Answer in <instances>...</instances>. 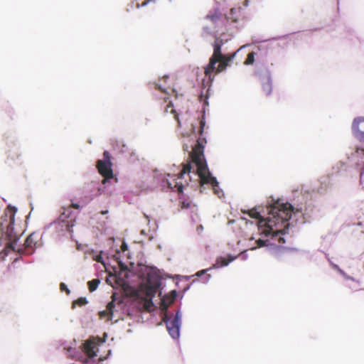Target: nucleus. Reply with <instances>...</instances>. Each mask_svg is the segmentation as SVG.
<instances>
[{"label":"nucleus","instance_id":"obj_1","mask_svg":"<svg viewBox=\"0 0 364 364\" xmlns=\"http://www.w3.org/2000/svg\"><path fill=\"white\" fill-rule=\"evenodd\" d=\"M269 215L266 219L262 218L260 213L255 208L248 210V215L255 219H258V230L261 235L264 236L272 235L273 240H277L279 244L285 242L282 235L287 233L289 230V220L293 211L292 206L289 203H274L268 208Z\"/></svg>","mask_w":364,"mask_h":364},{"label":"nucleus","instance_id":"obj_2","mask_svg":"<svg viewBox=\"0 0 364 364\" xmlns=\"http://www.w3.org/2000/svg\"><path fill=\"white\" fill-rule=\"evenodd\" d=\"M15 214L11 213L9 217L7 215L1 217L0 223V254H4L2 258L7 256L10 252L22 251L19 247H17V242L21 233L15 232L14 228Z\"/></svg>","mask_w":364,"mask_h":364},{"label":"nucleus","instance_id":"obj_3","mask_svg":"<svg viewBox=\"0 0 364 364\" xmlns=\"http://www.w3.org/2000/svg\"><path fill=\"white\" fill-rule=\"evenodd\" d=\"M206 143L205 139L199 137L196 144L193 147L190 154L192 162L197 166V173L200 177L201 184H210L213 189L218 187V182L210 173L204 158V144Z\"/></svg>","mask_w":364,"mask_h":364},{"label":"nucleus","instance_id":"obj_4","mask_svg":"<svg viewBox=\"0 0 364 364\" xmlns=\"http://www.w3.org/2000/svg\"><path fill=\"white\" fill-rule=\"evenodd\" d=\"M225 41L220 38H216L213 43V53L209 59V63L204 68V73L206 77L211 78L213 73H220L228 67L229 62L234 58L232 55H224L221 52V48Z\"/></svg>","mask_w":364,"mask_h":364},{"label":"nucleus","instance_id":"obj_5","mask_svg":"<svg viewBox=\"0 0 364 364\" xmlns=\"http://www.w3.org/2000/svg\"><path fill=\"white\" fill-rule=\"evenodd\" d=\"M192 166L190 162L183 165V169L178 175H170L168 174L169 178L166 179L168 187L172 191H176L178 193L183 192V185L181 182L183 176L185 173H191Z\"/></svg>","mask_w":364,"mask_h":364},{"label":"nucleus","instance_id":"obj_6","mask_svg":"<svg viewBox=\"0 0 364 364\" xmlns=\"http://www.w3.org/2000/svg\"><path fill=\"white\" fill-rule=\"evenodd\" d=\"M181 318V315L179 311L176 312L174 318L170 321L166 312L164 314L163 317V321L166 324V328L168 333L174 339L178 338L180 336Z\"/></svg>","mask_w":364,"mask_h":364},{"label":"nucleus","instance_id":"obj_7","mask_svg":"<svg viewBox=\"0 0 364 364\" xmlns=\"http://www.w3.org/2000/svg\"><path fill=\"white\" fill-rule=\"evenodd\" d=\"M41 237L36 232L30 234L24 243L23 253L26 255H31L34 248L42 246V242H40Z\"/></svg>","mask_w":364,"mask_h":364},{"label":"nucleus","instance_id":"obj_8","mask_svg":"<svg viewBox=\"0 0 364 364\" xmlns=\"http://www.w3.org/2000/svg\"><path fill=\"white\" fill-rule=\"evenodd\" d=\"M352 132L354 136L360 144H364V117L354 119L352 124Z\"/></svg>","mask_w":364,"mask_h":364},{"label":"nucleus","instance_id":"obj_9","mask_svg":"<svg viewBox=\"0 0 364 364\" xmlns=\"http://www.w3.org/2000/svg\"><path fill=\"white\" fill-rule=\"evenodd\" d=\"M111 167V162L102 161V160H98L97 161V170L99 173L105 178L103 183L105 182L106 179L113 178V172Z\"/></svg>","mask_w":364,"mask_h":364},{"label":"nucleus","instance_id":"obj_10","mask_svg":"<svg viewBox=\"0 0 364 364\" xmlns=\"http://www.w3.org/2000/svg\"><path fill=\"white\" fill-rule=\"evenodd\" d=\"M115 296L116 294L114 293L112 296V301H109L106 306V309L100 311L99 316L100 318H107V321H111L113 317L114 310L115 309Z\"/></svg>","mask_w":364,"mask_h":364},{"label":"nucleus","instance_id":"obj_11","mask_svg":"<svg viewBox=\"0 0 364 364\" xmlns=\"http://www.w3.org/2000/svg\"><path fill=\"white\" fill-rule=\"evenodd\" d=\"M351 159L355 161L358 166H364V144H360L351 154Z\"/></svg>","mask_w":364,"mask_h":364},{"label":"nucleus","instance_id":"obj_12","mask_svg":"<svg viewBox=\"0 0 364 364\" xmlns=\"http://www.w3.org/2000/svg\"><path fill=\"white\" fill-rule=\"evenodd\" d=\"M97 343L95 339L87 340L83 345V350L90 358H94L97 355Z\"/></svg>","mask_w":364,"mask_h":364},{"label":"nucleus","instance_id":"obj_13","mask_svg":"<svg viewBox=\"0 0 364 364\" xmlns=\"http://www.w3.org/2000/svg\"><path fill=\"white\" fill-rule=\"evenodd\" d=\"M262 90L266 96H269L272 93V85L270 75L267 72V75L262 79Z\"/></svg>","mask_w":364,"mask_h":364},{"label":"nucleus","instance_id":"obj_14","mask_svg":"<svg viewBox=\"0 0 364 364\" xmlns=\"http://www.w3.org/2000/svg\"><path fill=\"white\" fill-rule=\"evenodd\" d=\"M176 297V291H172L170 295H166L161 300V309L166 311L168 306L173 303Z\"/></svg>","mask_w":364,"mask_h":364},{"label":"nucleus","instance_id":"obj_15","mask_svg":"<svg viewBox=\"0 0 364 364\" xmlns=\"http://www.w3.org/2000/svg\"><path fill=\"white\" fill-rule=\"evenodd\" d=\"M158 288H159V284H149V282H148L144 286V293L145 294V297L153 298L155 296L156 293L157 292Z\"/></svg>","mask_w":364,"mask_h":364},{"label":"nucleus","instance_id":"obj_16","mask_svg":"<svg viewBox=\"0 0 364 364\" xmlns=\"http://www.w3.org/2000/svg\"><path fill=\"white\" fill-rule=\"evenodd\" d=\"M63 212L61 213L59 220L62 223H65L66 229L68 230V228L70 227V224H69V221H68L67 219L69 218L70 215L72 213V211H71L70 207H68V208H63Z\"/></svg>","mask_w":364,"mask_h":364},{"label":"nucleus","instance_id":"obj_17","mask_svg":"<svg viewBox=\"0 0 364 364\" xmlns=\"http://www.w3.org/2000/svg\"><path fill=\"white\" fill-rule=\"evenodd\" d=\"M235 257L229 256L228 258L225 257H220L219 259H218V267H224L227 266L230 262L233 261Z\"/></svg>","mask_w":364,"mask_h":364},{"label":"nucleus","instance_id":"obj_18","mask_svg":"<svg viewBox=\"0 0 364 364\" xmlns=\"http://www.w3.org/2000/svg\"><path fill=\"white\" fill-rule=\"evenodd\" d=\"M100 283V279H94L90 282H88L87 285L90 291L92 292L97 288L99 284Z\"/></svg>","mask_w":364,"mask_h":364},{"label":"nucleus","instance_id":"obj_19","mask_svg":"<svg viewBox=\"0 0 364 364\" xmlns=\"http://www.w3.org/2000/svg\"><path fill=\"white\" fill-rule=\"evenodd\" d=\"M153 307H154V303L152 301V298H146V297H145L144 298V308L146 310H147L149 311H151L153 309Z\"/></svg>","mask_w":364,"mask_h":364},{"label":"nucleus","instance_id":"obj_20","mask_svg":"<svg viewBox=\"0 0 364 364\" xmlns=\"http://www.w3.org/2000/svg\"><path fill=\"white\" fill-rule=\"evenodd\" d=\"M87 303V301L86 298H85V297L78 298L77 300H75L73 302V308H74V306L75 305L82 306L86 304Z\"/></svg>","mask_w":364,"mask_h":364},{"label":"nucleus","instance_id":"obj_21","mask_svg":"<svg viewBox=\"0 0 364 364\" xmlns=\"http://www.w3.org/2000/svg\"><path fill=\"white\" fill-rule=\"evenodd\" d=\"M255 52H250L248 53L247 57L245 61V64L250 65L255 62Z\"/></svg>","mask_w":364,"mask_h":364},{"label":"nucleus","instance_id":"obj_22","mask_svg":"<svg viewBox=\"0 0 364 364\" xmlns=\"http://www.w3.org/2000/svg\"><path fill=\"white\" fill-rule=\"evenodd\" d=\"M256 242H257V247H262L268 245L269 240H262V239H258V240H256Z\"/></svg>","mask_w":364,"mask_h":364},{"label":"nucleus","instance_id":"obj_23","mask_svg":"<svg viewBox=\"0 0 364 364\" xmlns=\"http://www.w3.org/2000/svg\"><path fill=\"white\" fill-rule=\"evenodd\" d=\"M102 161H106V162H111L110 161V154L109 153V151H105L104 153H103V159L102 160Z\"/></svg>","mask_w":364,"mask_h":364},{"label":"nucleus","instance_id":"obj_24","mask_svg":"<svg viewBox=\"0 0 364 364\" xmlns=\"http://www.w3.org/2000/svg\"><path fill=\"white\" fill-rule=\"evenodd\" d=\"M60 289L61 291H65V292L67 293V294H70V290L67 287L66 284H64V283H61L60 284Z\"/></svg>","mask_w":364,"mask_h":364},{"label":"nucleus","instance_id":"obj_25","mask_svg":"<svg viewBox=\"0 0 364 364\" xmlns=\"http://www.w3.org/2000/svg\"><path fill=\"white\" fill-rule=\"evenodd\" d=\"M205 122L204 120L201 119L200 122V129H199V134L201 136L203 134V128L205 127Z\"/></svg>","mask_w":364,"mask_h":364},{"label":"nucleus","instance_id":"obj_26","mask_svg":"<svg viewBox=\"0 0 364 364\" xmlns=\"http://www.w3.org/2000/svg\"><path fill=\"white\" fill-rule=\"evenodd\" d=\"M360 183L364 182V166H362L360 173Z\"/></svg>","mask_w":364,"mask_h":364},{"label":"nucleus","instance_id":"obj_27","mask_svg":"<svg viewBox=\"0 0 364 364\" xmlns=\"http://www.w3.org/2000/svg\"><path fill=\"white\" fill-rule=\"evenodd\" d=\"M208 270V269H203V270L198 271L196 274V275L198 276V277H201L202 275L205 274Z\"/></svg>","mask_w":364,"mask_h":364},{"label":"nucleus","instance_id":"obj_28","mask_svg":"<svg viewBox=\"0 0 364 364\" xmlns=\"http://www.w3.org/2000/svg\"><path fill=\"white\" fill-rule=\"evenodd\" d=\"M154 88L156 90H161L163 92H166V90L162 89L161 87L159 84L154 83Z\"/></svg>","mask_w":364,"mask_h":364},{"label":"nucleus","instance_id":"obj_29","mask_svg":"<svg viewBox=\"0 0 364 364\" xmlns=\"http://www.w3.org/2000/svg\"><path fill=\"white\" fill-rule=\"evenodd\" d=\"M69 207L70 208L72 207L73 208L78 209L80 208V205L76 203H72Z\"/></svg>","mask_w":364,"mask_h":364},{"label":"nucleus","instance_id":"obj_30","mask_svg":"<svg viewBox=\"0 0 364 364\" xmlns=\"http://www.w3.org/2000/svg\"><path fill=\"white\" fill-rule=\"evenodd\" d=\"M169 100V97L168 96H164V102H167Z\"/></svg>","mask_w":364,"mask_h":364},{"label":"nucleus","instance_id":"obj_31","mask_svg":"<svg viewBox=\"0 0 364 364\" xmlns=\"http://www.w3.org/2000/svg\"><path fill=\"white\" fill-rule=\"evenodd\" d=\"M100 213H101L102 215L107 214V213H108V210H102V211L100 212Z\"/></svg>","mask_w":364,"mask_h":364},{"label":"nucleus","instance_id":"obj_32","mask_svg":"<svg viewBox=\"0 0 364 364\" xmlns=\"http://www.w3.org/2000/svg\"><path fill=\"white\" fill-rule=\"evenodd\" d=\"M122 250H123V251H124V250L127 249V245H126V244H124H124H122Z\"/></svg>","mask_w":364,"mask_h":364},{"label":"nucleus","instance_id":"obj_33","mask_svg":"<svg viewBox=\"0 0 364 364\" xmlns=\"http://www.w3.org/2000/svg\"><path fill=\"white\" fill-rule=\"evenodd\" d=\"M210 277V274H208V275L205 277V279L203 280V282H207V281L209 279Z\"/></svg>","mask_w":364,"mask_h":364},{"label":"nucleus","instance_id":"obj_34","mask_svg":"<svg viewBox=\"0 0 364 364\" xmlns=\"http://www.w3.org/2000/svg\"><path fill=\"white\" fill-rule=\"evenodd\" d=\"M167 107V108H168L169 107H172L171 102L169 101V105ZM166 111H168V109H166Z\"/></svg>","mask_w":364,"mask_h":364},{"label":"nucleus","instance_id":"obj_35","mask_svg":"<svg viewBox=\"0 0 364 364\" xmlns=\"http://www.w3.org/2000/svg\"><path fill=\"white\" fill-rule=\"evenodd\" d=\"M247 1H248L247 0H245L244 5H245V6H247L248 5Z\"/></svg>","mask_w":364,"mask_h":364},{"label":"nucleus","instance_id":"obj_36","mask_svg":"<svg viewBox=\"0 0 364 364\" xmlns=\"http://www.w3.org/2000/svg\"><path fill=\"white\" fill-rule=\"evenodd\" d=\"M175 117L178 120V123L180 124V121L178 120V115H176Z\"/></svg>","mask_w":364,"mask_h":364},{"label":"nucleus","instance_id":"obj_37","mask_svg":"<svg viewBox=\"0 0 364 364\" xmlns=\"http://www.w3.org/2000/svg\"><path fill=\"white\" fill-rule=\"evenodd\" d=\"M168 77L167 75H164V80H166Z\"/></svg>","mask_w":364,"mask_h":364}]
</instances>
